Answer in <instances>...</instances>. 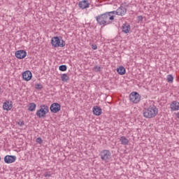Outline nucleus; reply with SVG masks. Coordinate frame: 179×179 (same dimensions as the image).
I'll return each instance as SVG.
<instances>
[{
    "instance_id": "nucleus-6",
    "label": "nucleus",
    "mask_w": 179,
    "mask_h": 179,
    "mask_svg": "<svg viewBox=\"0 0 179 179\" xmlns=\"http://www.w3.org/2000/svg\"><path fill=\"white\" fill-rule=\"evenodd\" d=\"M113 16L117 15V16H125L127 14V8L122 6H120L116 10L110 11Z\"/></svg>"
},
{
    "instance_id": "nucleus-9",
    "label": "nucleus",
    "mask_w": 179,
    "mask_h": 179,
    "mask_svg": "<svg viewBox=\"0 0 179 179\" xmlns=\"http://www.w3.org/2000/svg\"><path fill=\"white\" fill-rule=\"evenodd\" d=\"M4 162L6 164H10L16 162V156L15 155H6L4 157Z\"/></svg>"
},
{
    "instance_id": "nucleus-12",
    "label": "nucleus",
    "mask_w": 179,
    "mask_h": 179,
    "mask_svg": "<svg viewBox=\"0 0 179 179\" xmlns=\"http://www.w3.org/2000/svg\"><path fill=\"white\" fill-rule=\"evenodd\" d=\"M13 107V102L9 101H6L3 103V110H5L6 111H10Z\"/></svg>"
},
{
    "instance_id": "nucleus-8",
    "label": "nucleus",
    "mask_w": 179,
    "mask_h": 179,
    "mask_svg": "<svg viewBox=\"0 0 179 179\" xmlns=\"http://www.w3.org/2000/svg\"><path fill=\"white\" fill-rule=\"evenodd\" d=\"M50 110L51 113L57 114V113H59V111H61V105L58 103H53L51 104Z\"/></svg>"
},
{
    "instance_id": "nucleus-10",
    "label": "nucleus",
    "mask_w": 179,
    "mask_h": 179,
    "mask_svg": "<svg viewBox=\"0 0 179 179\" xmlns=\"http://www.w3.org/2000/svg\"><path fill=\"white\" fill-rule=\"evenodd\" d=\"M26 55H27L26 50H20L15 52V57L18 59H23V58H26Z\"/></svg>"
},
{
    "instance_id": "nucleus-11",
    "label": "nucleus",
    "mask_w": 179,
    "mask_h": 179,
    "mask_svg": "<svg viewBox=\"0 0 179 179\" xmlns=\"http://www.w3.org/2000/svg\"><path fill=\"white\" fill-rule=\"evenodd\" d=\"M32 77H33V74L30 71H25L22 73V79L24 80H26L27 82H29V80H31Z\"/></svg>"
},
{
    "instance_id": "nucleus-1",
    "label": "nucleus",
    "mask_w": 179,
    "mask_h": 179,
    "mask_svg": "<svg viewBox=\"0 0 179 179\" xmlns=\"http://www.w3.org/2000/svg\"><path fill=\"white\" fill-rule=\"evenodd\" d=\"M115 15L111 13V11L106 12L103 14H100L95 17V19L99 24V26H108V24H111L113 23V20H114Z\"/></svg>"
},
{
    "instance_id": "nucleus-21",
    "label": "nucleus",
    "mask_w": 179,
    "mask_h": 179,
    "mask_svg": "<svg viewBox=\"0 0 179 179\" xmlns=\"http://www.w3.org/2000/svg\"><path fill=\"white\" fill-rule=\"evenodd\" d=\"M166 80L168 83H173V80H174V77L173 76V75L169 74L166 77Z\"/></svg>"
},
{
    "instance_id": "nucleus-7",
    "label": "nucleus",
    "mask_w": 179,
    "mask_h": 179,
    "mask_svg": "<svg viewBox=\"0 0 179 179\" xmlns=\"http://www.w3.org/2000/svg\"><path fill=\"white\" fill-rule=\"evenodd\" d=\"M129 100L131 103L138 104L141 101V95L138 92H133L129 94Z\"/></svg>"
},
{
    "instance_id": "nucleus-19",
    "label": "nucleus",
    "mask_w": 179,
    "mask_h": 179,
    "mask_svg": "<svg viewBox=\"0 0 179 179\" xmlns=\"http://www.w3.org/2000/svg\"><path fill=\"white\" fill-rule=\"evenodd\" d=\"M36 108H37V105L35 103H30L28 106L29 111H36Z\"/></svg>"
},
{
    "instance_id": "nucleus-22",
    "label": "nucleus",
    "mask_w": 179,
    "mask_h": 179,
    "mask_svg": "<svg viewBox=\"0 0 179 179\" xmlns=\"http://www.w3.org/2000/svg\"><path fill=\"white\" fill-rule=\"evenodd\" d=\"M68 69V66L66 65H61L59 66V71H61L62 72H65Z\"/></svg>"
},
{
    "instance_id": "nucleus-3",
    "label": "nucleus",
    "mask_w": 179,
    "mask_h": 179,
    "mask_svg": "<svg viewBox=\"0 0 179 179\" xmlns=\"http://www.w3.org/2000/svg\"><path fill=\"white\" fill-rule=\"evenodd\" d=\"M48 113H50V108H48V106L41 105L39 109L36 110V115L38 118H45Z\"/></svg>"
},
{
    "instance_id": "nucleus-29",
    "label": "nucleus",
    "mask_w": 179,
    "mask_h": 179,
    "mask_svg": "<svg viewBox=\"0 0 179 179\" xmlns=\"http://www.w3.org/2000/svg\"><path fill=\"white\" fill-rule=\"evenodd\" d=\"M18 125L20 127H23V125H24V122L22 121V122H18Z\"/></svg>"
},
{
    "instance_id": "nucleus-23",
    "label": "nucleus",
    "mask_w": 179,
    "mask_h": 179,
    "mask_svg": "<svg viewBox=\"0 0 179 179\" xmlns=\"http://www.w3.org/2000/svg\"><path fill=\"white\" fill-rule=\"evenodd\" d=\"M93 71L94 72H100L101 71V66H95L94 68H93Z\"/></svg>"
},
{
    "instance_id": "nucleus-5",
    "label": "nucleus",
    "mask_w": 179,
    "mask_h": 179,
    "mask_svg": "<svg viewBox=\"0 0 179 179\" xmlns=\"http://www.w3.org/2000/svg\"><path fill=\"white\" fill-rule=\"evenodd\" d=\"M99 156L102 160V162H105V163H108L111 159V152L108 150H103L100 152Z\"/></svg>"
},
{
    "instance_id": "nucleus-18",
    "label": "nucleus",
    "mask_w": 179,
    "mask_h": 179,
    "mask_svg": "<svg viewBox=\"0 0 179 179\" xmlns=\"http://www.w3.org/2000/svg\"><path fill=\"white\" fill-rule=\"evenodd\" d=\"M117 72L119 75H125L127 70L123 66H120L117 69Z\"/></svg>"
},
{
    "instance_id": "nucleus-13",
    "label": "nucleus",
    "mask_w": 179,
    "mask_h": 179,
    "mask_svg": "<svg viewBox=\"0 0 179 179\" xmlns=\"http://www.w3.org/2000/svg\"><path fill=\"white\" fill-rule=\"evenodd\" d=\"M78 6L80 9H87V8L90 6V3L87 0H83L81 1H79Z\"/></svg>"
},
{
    "instance_id": "nucleus-24",
    "label": "nucleus",
    "mask_w": 179,
    "mask_h": 179,
    "mask_svg": "<svg viewBox=\"0 0 179 179\" xmlns=\"http://www.w3.org/2000/svg\"><path fill=\"white\" fill-rule=\"evenodd\" d=\"M35 89H37V90L43 89V85H41V84H36L35 85Z\"/></svg>"
},
{
    "instance_id": "nucleus-16",
    "label": "nucleus",
    "mask_w": 179,
    "mask_h": 179,
    "mask_svg": "<svg viewBox=\"0 0 179 179\" xmlns=\"http://www.w3.org/2000/svg\"><path fill=\"white\" fill-rule=\"evenodd\" d=\"M120 142L121 143V145L127 146V145H128V143H129V140H128V138H127V137L122 136L120 138Z\"/></svg>"
},
{
    "instance_id": "nucleus-31",
    "label": "nucleus",
    "mask_w": 179,
    "mask_h": 179,
    "mask_svg": "<svg viewBox=\"0 0 179 179\" xmlns=\"http://www.w3.org/2000/svg\"><path fill=\"white\" fill-rule=\"evenodd\" d=\"M0 93H1V87H0Z\"/></svg>"
},
{
    "instance_id": "nucleus-27",
    "label": "nucleus",
    "mask_w": 179,
    "mask_h": 179,
    "mask_svg": "<svg viewBox=\"0 0 179 179\" xmlns=\"http://www.w3.org/2000/svg\"><path fill=\"white\" fill-rule=\"evenodd\" d=\"M137 20H138V22H143V17H142V15L138 16V17H137Z\"/></svg>"
},
{
    "instance_id": "nucleus-4",
    "label": "nucleus",
    "mask_w": 179,
    "mask_h": 179,
    "mask_svg": "<svg viewBox=\"0 0 179 179\" xmlns=\"http://www.w3.org/2000/svg\"><path fill=\"white\" fill-rule=\"evenodd\" d=\"M51 44L52 47H55V48H58V47L64 48L66 45L65 41L62 39L60 40L59 37L58 36H55L52 38Z\"/></svg>"
},
{
    "instance_id": "nucleus-17",
    "label": "nucleus",
    "mask_w": 179,
    "mask_h": 179,
    "mask_svg": "<svg viewBox=\"0 0 179 179\" xmlns=\"http://www.w3.org/2000/svg\"><path fill=\"white\" fill-rule=\"evenodd\" d=\"M93 113L94 115H101V108L99 106H94L93 108Z\"/></svg>"
},
{
    "instance_id": "nucleus-20",
    "label": "nucleus",
    "mask_w": 179,
    "mask_h": 179,
    "mask_svg": "<svg viewBox=\"0 0 179 179\" xmlns=\"http://www.w3.org/2000/svg\"><path fill=\"white\" fill-rule=\"evenodd\" d=\"M61 80H62V82H68V80H69V76H68V74L66 73H63L61 76Z\"/></svg>"
},
{
    "instance_id": "nucleus-28",
    "label": "nucleus",
    "mask_w": 179,
    "mask_h": 179,
    "mask_svg": "<svg viewBox=\"0 0 179 179\" xmlns=\"http://www.w3.org/2000/svg\"><path fill=\"white\" fill-rule=\"evenodd\" d=\"M91 47H92V50H97V45H96V44H92L91 45Z\"/></svg>"
},
{
    "instance_id": "nucleus-14",
    "label": "nucleus",
    "mask_w": 179,
    "mask_h": 179,
    "mask_svg": "<svg viewBox=\"0 0 179 179\" xmlns=\"http://www.w3.org/2000/svg\"><path fill=\"white\" fill-rule=\"evenodd\" d=\"M122 33H124V34H128V33L131 31V25L127 22L123 24L122 27Z\"/></svg>"
},
{
    "instance_id": "nucleus-2",
    "label": "nucleus",
    "mask_w": 179,
    "mask_h": 179,
    "mask_svg": "<svg viewBox=\"0 0 179 179\" xmlns=\"http://www.w3.org/2000/svg\"><path fill=\"white\" fill-rule=\"evenodd\" d=\"M158 109L156 106H152L143 110V115L145 118H155L157 115Z\"/></svg>"
},
{
    "instance_id": "nucleus-30",
    "label": "nucleus",
    "mask_w": 179,
    "mask_h": 179,
    "mask_svg": "<svg viewBox=\"0 0 179 179\" xmlns=\"http://www.w3.org/2000/svg\"><path fill=\"white\" fill-rule=\"evenodd\" d=\"M176 117H177V118H178V120H179V112L176 114Z\"/></svg>"
},
{
    "instance_id": "nucleus-26",
    "label": "nucleus",
    "mask_w": 179,
    "mask_h": 179,
    "mask_svg": "<svg viewBox=\"0 0 179 179\" xmlns=\"http://www.w3.org/2000/svg\"><path fill=\"white\" fill-rule=\"evenodd\" d=\"M44 177L45 178H50L51 177V172H45L44 174H43Z\"/></svg>"
},
{
    "instance_id": "nucleus-15",
    "label": "nucleus",
    "mask_w": 179,
    "mask_h": 179,
    "mask_svg": "<svg viewBox=\"0 0 179 179\" xmlns=\"http://www.w3.org/2000/svg\"><path fill=\"white\" fill-rule=\"evenodd\" d=\"M171 111H178L179 110V102L177 101H173L171 103Z\"/></svg>"
},
{
    "instance_id": "nucleus-25",
    "label": "nucleus",
    "mask_w": 179,
    "mask_h": 179,
    "mask_svg": "<svg viewBox=\"0 0 179 179\" xmlns=\"http://www.w3.org/2000/svg\"><path fill=\"white\" fill-rule=\"evenodd\" d=\"M36 142L37 143H38L39 145H41V143H43V139H42L41 137H38V138H36Z\"/></svg>"
}]
</instances>
